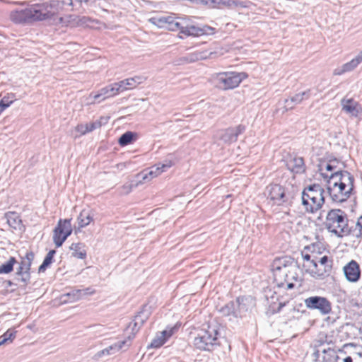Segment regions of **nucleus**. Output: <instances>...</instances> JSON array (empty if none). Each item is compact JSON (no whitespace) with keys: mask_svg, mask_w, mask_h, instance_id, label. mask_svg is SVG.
Listing matches in <instances>:
<instances>
[{"mask_svg":"<svg viewBox=\"0 0 362 362\" xmlns=\"http://www.w3.org/2000/svg\"><path fill=\"white\" fill-rule=\"evenodd\" d=\"M245 130L243 125H238L233 128H228L221 134L220 139L226 144H231L235 142L238 136L243 134Z\"/></svg>","mask_w":362,"mask_h":362,"instance_id":"nucleus-16","label":"nucleus"},{"mask_svg":"<svg viewBox=\"0 0 362 362\" xmlns=\"http://www.w3.org/2000/svg\"><path fill=\"white\" fill-rule=\"evenodd\" d=\"M298 192V186L289 182L283 185H269L265 189L264 194L272 204L284 206L291 204Z\"/></svg>","mask_w":362,"mask_h":362,"instance_id":"nucleus-3","label":"nucleus"},{"mask_svg":"<svg viewBox=\"0 0 362 362\" xmlns=\"http://www.w3.org/2000/svg\"><path fill=\"white\" fill-rule=\"evenodd\" d=\"M173 165V163L171 160H165L163 163H158L156 164L149 168L148 173H141L138 175V176H141L142 180L139 181V183L146 180H151V179L158 177L162 173L166 171L168 168L172 167Z\"/></svg>","mask_w":362,"mask_h":362,"instance_id":"nucleus-13","label":"nucleus"},{"mask_svg":"<svg viewBox=\"0 0 362 362\" xmlns=\"http://www.w3.org/2000/svg\"><path fill=\"white\" fill-rule=\"evenodd\" d=\"M218 332L215 326L209 325L202 330L194 339V345L200 350H210L216 344Z\"/></svg>","mask_w":362,"mask_h":362,"instance_id":"nucleus-6","label":"nucleus"},{"mask_svg":"<svg viewBox=\"0 0 362 362\" xmlns=\"http://www.w3.org/2000/svg\"><path fill=\"white\" fill-rule=\"evenodd\" d=\"M70 249L73 251L72 255L76 258L84 259L86 256V252L82 243H72Z\"/></svg>","mask_w":362,"mask_h":362,"instance_id":"nucleus-31","label":"nucleus"},{"mask_svg":"<svg viewBox=\"0 0 362 362\" xmlns=\"http://www.w3.org/2000/svg\"><path fill=\"white\" fill-rule=\"evenodd\" d=\"M34 258V254L33 252H28L26 255L22 258L21 262L16 272V276L18 279L22 282L27 284L30 281V269L32 264V261Z\"/></svg>","mask_w":362,"mask_h":362,"instance_id":"nucleus-11","label":"nucleus"},{"mask_svg":"<svg viewBox=\"0 0 362 362\" xmlns=\"http://www.w3.org/2000/svg\"><path fill=\"white\" fill-rule=\"evenodd\" d=\"M335 358H336L337 359H338V358H339V356H335Z\"/></svg>","mask_w":362,"mask_h":362,"instance_id":"nucleus-58","label":"nucleus"},{"mask_svg":"<svg viewBox=\"0 0 362 362\" xmlns=\"http://www.w3.org/2000/svg\"><path fill=\"white\" fill-rule=\"evenodd\" d=\"M55 253L56 251L54 250H52L47 254L42 264L39 267V272H44L46 270L47 267L51 264Z\"/></svg>","mask_w":362,"mask_h":362,"instance_id":"nucleus-37","label":"nucleus"},{"mask_svg":"<svg viewBox=\"0 0 362 362\" xmlns=\"http://www.w3.org/2000/svg\"><path fill=\"white\" fill-rule=\"evenodd\" d=\"M30 21H42L52 19L57 13L54 2L31 5L28 7Z\"/></svg>","mask_w":362,"mask_h":362,"instance_id":"nucleus-5","label":"nucleus"},{"mask_svg":"<svg viewBox=\"0 0 362 362\" xmlns=\"http://www.w3.org/2000/svg\"><path fill=\"white\" fill-rule=\"evenodd\" d=\"M14 100V95L12 93L8 94L0 100V108L4 111L6 108L9 107Z\"/></svg>","mask_w":362,"mask_h":362,"instance_id":"nucleus-40","label":"nucleus"},{"mask_svg":"<svg viewBox=\"0 0 362 362\" xmlns=\"http://www.w3.org/2000/svg\"><path fill=\"white\" fill-rule=\"evenodd\" d=\"M354 177L347 171L330 174L327 180V191L332 201L339 203L346 201L354 189Z\"/></svg>","mask_w":362,"mask_h":362,"instance_id":"nucleus-2","label":"nucleus"},{"mask_svg":"<svg viewBox=\"0 0 362 362\" xmlns=\"http://www.w3.org/2000/svg\"><path fill=\"white\" fill-rule=\"evenodd\" d=\"M179 18H175L173 16L162 17L158 19L159 23L167 24L168 30H171L172 25L176 23L178 21Z\"/></svg>","mask_w":362,"mask_h":362,"instance_id":"nucleus-42","label":"nucleus"},{"mask_svg":"<svg viewBox=\"0 0 362 362\" xmlns=\"http://www.w3.org/2000/svg\"><path fill=\"white\" fill-rule=\"evenodd\" d=\"M101 126V122L99 121H95L90 123H88V129L90 132L100 128Z\"/></svg>","mask_w":362,"mask_h":362,"instance_id":"nucleus-49","label":"nucleus"},{"mask_svg":"<svg viewBox=\"0 0 362 362\" xmlns=\"http://www.w3.org/2000/svg\"><path fill=\"white\" fill-rule=\"evenodd\" d=\"M203 4L213 5L218 2V0H200Z\"/></svg>","mask_w":362,"mask_h":362,"instance_id":"nucleus-50","label":"nucleus"},{"mask_svg":"<svg viewBox=\"0 0 362 362\" xmlns=\"http://www.w3.org/2000/svg\"><path fill=\"white\" fill-rule=\"evenodd\" d=\"M324 192V189L320 185L314 184L305 188L302 192V196H305L309 199L315 197L325 198Z\"/></svg>","mask_w":362,"mask_h":362,"instance_id":"nucleus-25","label":"nucleus"},{"mask_svg":"<svg viewBox=\"0 0 362 362\" xmlns=\"http://www.w3.org/2000/svg\"><path fill=\"white\" fill-rule=\"evenodd\" d=\"M15 337L16 332L8 329L0 337V340H1V343L7 344L12 342Z\"/></svg>","mask_w":362,"mask_h":362,"instance_id":"nucleus-41","label":"nucleus"},{"mask_svg":"<svg viewBox=\"0 0 362 362\" xmlns=\"http://www.w3.org/2000/svg\"><path fill=\"white\" fill-rule=\"evenodd\" d=\"M305 304L309 309H317L323 314H328L331 311V303L323 297L313 296L305 300Z\"/></svg>","mask_w":362,"mask_h":362,"instance_id":"nucleus-12","label":"nucleus"},{"mask_svg":"<svg viewBox=\"0 0 362 362\" xmlns=\"http://www.w3.org/2000/svg\"><path fill=\"white\" fill-rule=\"evenodd\" d=\"M358 64L362 62V51L355 57Z\"/></svg>","mask_w":362,"mask_h":362,"instance_id":"nucleus-52","label":"nucleus"},{"mask_svg":"<svg viewBox=\"0 0 362 362\" xmlns=\"http://www.w3.org/2000/svg\"><path fill=\"white\" fill-rule=\"evenodd\" d=\"M322 356H326L327 357L330 358V361L332 358L334 356V351L331 348L324 349L322 350Z\"/></svg>","mask_w":362,"mask_h":362,"instance_id":"nucleus-48","label":"nucleus"},{"mask_svg":"<svg viewBox=\"0 0 362 362\" xmlns=\"http://www.w3.org/2000/svg\"><path fill=\"white\" fill-rule=\"evenodd\" d=\"M325 202V198H311L308 199L305 196H302V204L305 207V211L308 213L314 214L320 210Z\"/></svg>","mask_w":362,"mask_h":362,"instance_id":"nucleus-22","label":"nucleus"},{"mask_svg":"<svg viewBox=\"0 0 362 362\" xmlns=\"http://www.w3.org/2000/svg\"><path fill=\"white\" fill-rule=\"evenodd\" d=\"M11 19L17 23L31 22L28 8L11 12Z\"/></svg>","mask_w":362,"mask_h":362,"instance_id":"nucleus-27","label":"nucleus"},{"mask_svg":"<svg viewBox=\"0 0 362 362\" xmlns=\"http://www.w3.org/2000/svg\"><path fill=\"white\" fill-rule=\"evenodd\" d=\"M64 4L72 6L74 1H80V0H62Z\"/></svg>","mask_w":362,"mask_h":362,"instance_id":"nucleus-51","label":"nucleus"},{"mask_svg":"<svg viewBox=\"0 0 362 362\" xmlns=\"http://www.w3.org/2000/svg\"><path fill=\"white\" fill-rule=\"evenodd\" d=\"M303 264L302 269L310 276L318 279L322 277V270H317L316 262V252L313 250L310 254L302 252Z\"/></svg>","mask_w":362,"mask_h":362,"instance_id":"nucleus-9","label":"nucleus"},{"mask_svg":"<svg viewBox=\"0 0 362 362\" xmlns=\"http://www.w3.org/2000/svg\"><path fill=\"white\" fill-rule=\"evenodd\" d=\"M93 293L94 291L90 288L72 290L71 291L64 294L61 299L63 303H72L81 299L86 296L91 295Z\"/></svg>","mask_w":362,"mask_h":362,"instance_id":"nucleus-15","label":"nucleus"},{"mask_svg":"<svg viewBox=\"0 0 362 362\" xmlns=\"http://www.w3.org/2000/svg\"><path fill=\"white\" fill-rule=\"evenodd\" d=\"M129 346V343H127V340H123L115 343L96 354V356L100 358L103 356H108L115 354L123 348H128Z\"/></svg>","mask_w":362,"mask_h":362,"instance_id":"nucleus-23","label":"nucleus"},{"mask_svg":"<svg viewBox=\"0 0 362 362\" xmlns=\"http://www.w3.org/2000/svg\"><path fill=\"white\" fill-rule=\"evenodd\" d=\"M135 136V133L132 132H127L119 137L118 142L122 146H126L131 144L133 141Z\"/></svg>","mask_w":362,"mask_h":362,"instance_id":"nucleus-38","label":"nucleus"},{"mask_svg":"<svg viewBox=\"0 0 362 362\" xmlns=\"http://www.w3.org/2000/svg\"><path fill=\"white\" fill-rule=\"evenodd\" d=\"M342 110L351 117H358L361 108L356 100L353 98H344L341 100Z\"/></svg>","mask_w":362,"mask_h":362,"instance_id":"nucleus-20","label":"nucleus"},{"mask_svg":"<svg viewBox=\"0 0 362 362\" xmlns=\"http://www.w3.org/2000/svg\"><path fill=\"white\" fill-rule=\"evenodd\" d=\"M71 219H60L54 229L53 241L56 247H61L72 233Z\"/></svg>","mask_w":362,"mask_h":362,"instance_id":"nucleus-8","label":"nucleus"},{"mask_svg":"<svg viewBox=\"0 0 362 362\" xmlns=\"http://www.w3.org/2000/svg\"><path fill=\"white\" fill-rule=\"evenodd\" d=\"M323 344V341H317V344L316 346H322Z\"/></svg>","mask_w":362,"mask_h":362,"instance_id":"nucleus-56","label":"nucleus"},{"mask_svg":"<svg viewBox=\"0 0 362 362\" xmlns=\"http://www.w3.org/2000/svg\"><path fill=\"white\" fill-rule=\"evenodd\" d=\"M149 307L147 305H145L141 311H140L134 317V327H137L138 328L136 329V332H138L141 325L146 321L150 315Z\"/></svg>","mask_w":362,"mask_h":362,"instance_id":"nucleus-29","label":"nucleus"},{"mask_svg":"<svg viewBox=\"0 0 362 362\" xmlns=\"http://www.w3.org/2000/svg\"><path fill=\"white\" fill-rule=\"evenodd\" d=\"M354 233L356 237L362 236V216L358 218L354 228Z\"/></svg>","mask_w":362,"mask_h":362,"instance_id":"nucleus-46","label":"nucleus"},{"mask_svg":"<svg viewBox=\"0 0 362 362\" xmlns=\"http://www.w3.org/2000/svg\"><path fill=\"white\" fill-rule=\"evenodd\" d=\"M138 328L137 327H134V322H133V327H132V333L128 335V337L124 339L127 340V343H129V345L131 344V341L134 338L135 334L137 332H136V329Z\"/></svg>","mask_w":362,"mask_h":362,"instance_id":"nucleus-47","label":"nucleus"},{"mask_svg":"<svg viewBox=\"0 0 362 362\" xmlns=\"http://www.w3.org/2000/svg\"><path fill=\"white\" fill-rule=\"evenodd\" d=\"M177 330V327L167 328L156 334L148 348H159L169 339Z\"/></svg>","mask_w":362,"mask_h":362,"instance_id":"nucleus-18","label":"nucleus"},{"mask_svg":"<svg viewBox=\"0 0 362 362\" xmlns=\"http://www.w3.org/2000/svg\"><path fill=\"white\" fill-rule=\"evenodd\" d=\"M285 305H286V303H280L279 304V307H278V309H277L276 312H280V311H281V310L282 309V308H283L284 306H285Z\"/></svg>","mask_w":362,"mask_h":362,"instance_id":"nucleus-53","label":"nucleus"},{"mask_svg":"<svg viewBox=\"0 0 362 362\" xmlns=\"http://www.w3.org/2000/svg\"><path fill=\"white\" fill-rule=\"evenodd\" d=\"M287 168L293 173H303L305 170L303 158L296 156H290L286 160Z\"/></svg>","mask_w":362,"mask_h":362,"instance_id":"nucleus-21","label":"nucleus"},{"mask_svg":"<svg viewBox=\"0 0 362 362\" xmlns=\"http://www.w3.org/2000/svg\"><path fill=\"white\" fill-rule=\"evenodd\" d=\"M247 77L244 72H223L216 76L217 86L224 90L237 87L243 78Z\"/></svg>","mask_w":362,"mask_h":362,"instance_id":"nucleus-7","label":"nucleus"},{"mask_svg":"<svg viewBox=\"0 0 362 362\" xmlns=\"http://www.w3.org/2000/svg\"><path fill=\"white\" fill-rule=\"evenodd\" d=\"M145 79L146 78L143 76H134L115 83L119 93L125 90L135 88L138 85L142 83Z\"/></svg>","mask_w":362,"mask_h":362,"instance_id":"nucleus-17","label":"nucleus"},{"mask_svg":"<svg viewBox=\"0 0 362 362\" xmlns=\"http://www.w3.org/2000/svg\"><path fill=\"white\" fill-rule=\"evenodd\" d=\"M76 132L79 133V135H76V136L84 135L86 133L90 132L88 127V123L86 124H80L76 127Z\"/></svg>","mask_w":362,"mask_h":362,"instance_id":"nucleus-44","label":"nucleus"},{"mask_svg":"<svg viewBox=\"0 0 362 362\" xmlns=\"http://www.w3.org/2000/svg\"><path fill=\"white\" fill-rule=\"evenodd\" d=\"M314 360L315 362H330V358L326 356L320 357V351L317 349L313 353Z\"/></svg>","mask_w":362,"mask_h":362,"instance_id":"nucleus-43","label":"nucleus"},{"mask_svg":"<svg viewBox=\"0 0 362 362\" xmlns=\"http://www.w3.org/2000/svg\"><path fill=\"white\" fill-rule=\"evenodd\" d=\"M316 262L317 264V270H322V277L326 273L329 272L332 268L331 260L327 255H321L320 253L316 252Z\"/></svg>","mask_w":362,"mask_h":362,"instance_id":"nucleus-26","label":"nucleus"},{"mask_svg":"<svg viewBox=\"0 0 362 362\" xmlns=\"http://www.w3.org/2000/svg\"><path fill=\"white\" fill-rule=\"evenodd\" d=\"M189 19L187 18H179L178 21H176V23L172 25L171 30L176 31L180 30L181 33L182 31H185V26L189 27L190 25Z\"/></svg>","mask_w":362,"mask_h":362,"instance_id":"nucleus-34","label":"nucleus"},{"mask_svg":"<svg viewBox=\"0 0 362 362\" xmlns=\"http://www.w3.org/2000/svg\"><path fill=\"white\" fill-rule=\"evenodd\" d=\"M3 344H4V343H1V340H0V346H1V345H3Z\"/></svg>","mask_w":362,"mask_h":362,"instance_id":"nucleus-57","label":"nucleus"},{"mask_svg":"<svg viewBox=\"0 0 362 362\" xmlns=\"http://www.w3.org/2000/svg\"><path fill=\"white\" fill-rule=\"evenodd\" d=\"M346 279L350 282H356L361 276V270L358 264L351 260L344 267Z\"/></svg>","mask_w":362,"mask_h":362,"instance_id":"nucleus-19","label":"nucleus"},{"mask_svg":"<svg viewBox=\"0 0 362 362\" xmlns=\"http://www.w3.org/2000/svg\"><path fill=\"white\" fill-rule=\"evenodd\" d=\"M6 284L8 286H11L13 285V282H11V281H7Z\"/></svg>","mask_w":362,"mask_h":362,"instance_id":"nucleus-55","label":"nucleus"},{"mask_svg":"<svg viewBox=\"0 0 362 362\" xmlns=\"http://www.w3.org/2000/svg\"><path fill=\"white\" fill-rule=\"evenodd\" d=\"M93 220V216L91 211L82 210L77 218L78 229L87 226Z\"/></svg>","mask_w":362,"mask_h":362,"instance_id":"nucleus-28","label":"nucleus"},{"mask_svg":"<svg viewBox=\"0 0 362 362\" xmlns=\"http://www.w3.org/2000/svg\"><path fill=\"white\" fill-rule=\"evenodd\" d=\"M16 262L14 257H10L8 261L0 266V274H8L13 268L14 264Z\"/></svg>","mask_w":362,"mask_h":362,"instance_id":"nucleus-39","label":"nucleus"},{"mask_svg":"<svg viewBox=\"0 0 362 362\" xmlns=\"http://www.w3.org/2000/svg\"><path fill=\"white\" fill-rule=\"evenodd\" d=\"M138 185H139L138 183L136 185H133L132 183L124 184L121 188L120 193L122 194H128L129 193H130L132 192L133 188L137 187Z\"/></svg>","mask_w":362,"mask_h":362,"instance_id":"nucleus-45","label":"nucleus"},{"mask_svg":"<svg viewBox=\"0 0 362 362\" xmlns=\"http://www.w3.org/2000/svg\"><path fill=\"white\" fill-rule=\"evenodd\" d=\"M7 222L8 225L14 229L20 228L21 219L15 212H9L6 214Z\"/></svg>","mask_w":362,"mask_h":362,"instance_id":"nucleus-33","label":"nucleus"},{"mask_svg":"<svg viewBox=\"0 0 362 362\" xmlns=\"http://www.w3.org/2000/svg\"><path fill=\"white\" fill-rule=\"evenodd\" d=\"M310 97V90H305L296 93L290 98L285 100V108L286 110L293 109L295 105L300 103L303 100L308 99Z\"/></svg>","mask_w":362,"mask_h":362,"instance_id":"nucleus-24","label":"nucleus"},{"mask_svg":"<svg viewBox=\"0 0 362 362\" xmlns=\"http://www.w3.org/2000/svg\"><path fill=\"white\" fill-rule=\"evenodd\" d=\"M235 310V318H242L246 316L253 306L255 303L251 297H238L235 301H232Z\"/></svg>","mask_w":362,"mask_h":362,"instance_id":"nucleus-10","label":"nucleus"},{"mask_svg":"<svg viewBox=\"0 0 362 362\" xmlns=\"http://www.w3.org/2000/svg\"><path fill=\"white\" fill-rule=\"evenodd\" d=\"M274 281L279 287L286 285L288 289L293 288V281H300L299 267L296 262L290 257L275 259L272 263Z\"/></svg>","mask_w":362,"mask_h":362,"instance_id":"nucleus-1","label":"nucleus"},{"mask_svg":"<svg viewBox=\"0 0 362 362\" xmlns=\"http://www.w3.org/2000/svg\"><path fill=\"white\" fill-rule=\"evenodd\" d=\"M204 33V30L199 27L194 25H190L189 27L185 26V31H182V34L187 36H199Z\"/></svg>","mask_w":362,"mask_h":362,"instance_id":"nucleus-36","label":"nucleus"},{"mask_svg":"<svg viewBox=\"0 0 362 362\" xmlns=\"http://www.w3.org/2000/svg\"><path fill=\"white\" fill-rule=\"evenodd\" d=\"M344 362H353V359L351 356L346 357L344 360Z\"/></svg>","mask_w":362,"mask_h":362,"instance_id":"nucleus-54","label":"nucleus"},{"mask_svg":"<svg viewBox=\"0 0 362 362\" xmlns=\"http://www.w3.org/2000/svg\"><path fill=\"white\" fill-rule=\"evenodd\" d=\"M119 93L118 90L116 87L115 83H112L107 86H105L100 90H99L97 94L93 95L90 94L89 95V98H93V100L90 101V103H94L98 100V103L105 100L106 98L113 97Z\"/></svg>","mask_w":362,"mask_h":362,"instance_id":"nucleus-14","label":"nucleus"},{"mask_svg":"<svg viewBox=\"0 0 362 362\" xmlns=\"http://www.w3.org/2000/svg\"><path fill=\"white\" fill-rule=\"evenodd\" d=\"M358 64H359L357 60L354 58L349 62L344 64L341 68L335 69L334 74L341 75L345 72L351 71L354 69Z\"/></svg>","mask_w":362,"mask_h":362,"instance_id":"nucleus-32","label":"nucleus"},{"mask_svg":"<svg viewBox=\"0 0 362 362\" xmlns=\"http://www.w3.org/2000/svg\"><path fill=\"white\" fill-rule=\"evenodd\" d=\"M220 313L224 316L229 317L230 320H234L237 319L235 318V310L232 301L222 307L220 309Z\"/></svg>","mask_w":362,"mask_h":362,"instance_id":"nucleus-35","label":"nucleus"},{"mask_svg":"<svg viewBox=\"0 0 362 362\" xmlns=\"http://www.w3.org/2000/svg\"><path fill=\"white\" fill-rule=\"evenodd\" d=\"M325 226L329 232L337 237H343L350 232L346 215L340 209H332L328 212Z\"/></svg>","mask_w":362,"mask_h":362,"instance_id":"nucleus-4","label":"nucleus"},{"mask_svg":"<svg viewBox=\"0 0 362 362\" xmlns=\"http://www.w3.org/2000/svg\"><path fill=\"white\" fill-rule=\"evenodd\" d=\"M318 171L324 179L329 180L330 174L336 168L330 161L327 163L325 161H320L318 164Z\"/></svg>","mask_w":362,"mask_h":362,"instance_id":"nucleus-30","label":"nucleus"}]
</instances>
